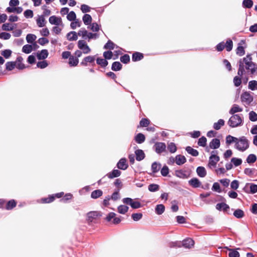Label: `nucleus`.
Segmentation results:
<instances>
[{
  "label": "nucleus",
  "instance_id": "f257e3e1",
  "mask_svg": "<svg viewBox=\"0 0 257 257\" xmlns=\"http://www.w3.org/2000/svg\"><path fill=\"white\" fill-rule=\"evenodd\" d=\"M241 59L249 74H257V64L252 61L251 54H247L245 57Z\"/></svg>",
  "mask_w": 257,
  "mask_h": 257
},
{
  "label": "nucleus",
  "instance_id": "f03ea898",
  "mask_svg": "<svg viewBox=\"0 0 257 257\" xmlns=\"http://www.w3.org/2000/svg\"><path fill=\"white\" fill-rule=\"evenodd\" d=\"M235 148L240 152H244L249 148V141L244 136L238 139L235 144Z\"/></svg>",
  "mask_w": 257,
  "mask_h": 257
},
{
  "label": "nucleus",
  "instance_id": "7ed1b4c3",
  "mask_svg": "<svg viewBox=\"0 0 257 257\" xmlns=\"http://www.w3.org/2000/svg\"><path fill=\"white\" fill-rule=\"evenodd\" d=\"M242 123V119L238 114L232 115L228 121V124L231 127H236L240 126Z\"/></svg>",
  "mask_w": 257,
  "mask_h": 257
},
{
  "label": "nucleus",
  "instance_id": "20e7f679",
  "mask_svg": "<svg viewBox=\"0 0 257 257\" xmlns=\"http://www.w3.org/2000/svg\"><path fill=\"white\" fill-rule=\"evenodd\" d=\"M240 100L242 104L247 106L250 105L253 101V97L249 91H245L241 94Z\"/></svg>",
  "mask_w": 257,
  "mask_h": 257
},
{
  "label": "nucleus",
  "instance_id": "39448f33",
  "mask_svg": "<svg viewBox=\"0 0 257 257\" xmlns=\"http://www.w3.org/2000/svg\"><path fill=\"white\" fill-rule=\"evenodd\" d=\"M122 201L124 204L130 205L133 209H138L142 207L141 203L139 201H135L131 198H124Z\"/></svg>",
  "mask_w": 257,
  "mask_h": 257
},
{
  "label": "nucleus",
  "instance_id": "423d86ee",
  "mask_svg": "<svg viewBox=\"0 0 257 257\" xmlns=\"http://www.w3.org/2000/svg\"><path fill=\"white\" fill-rule=\"evenodd\" d=\"M215 153H217V151H213L211 152V156L209 158V162L208 166L211 168V167H215L216 164L219 161V157L215 154Z\"/></svg>",
  "mask_w": 257,
  "mask_h": 257
},
{
  "label": "nucleus",
  "instance_id": "0eeeda50",
  "mask_svg": "<svg viewBox=\"0 0 257 257\" xmlns=\"http://www.w3.org/2000/svg\"><path fill=\"white\" fill-rule=\"evenodd\" d=\"M64 194L63 192L49 195L48 197L41 199V202L43 203H49L53 202L56 197L61 198Z\"/></svg>",
  "mask_w": 257,
  "mask_h": 257
},
{
  "label": "nucleus",
  "instance_id": "6e6552de",
  "mask_svg": "<svg viewBox=\"0 0 257 257\" xmlns=\"http://www.w3.org/2000/svg\"><path fill=\"white\" fill-rule=\"evenodd\" d=\"M101 213L99 211H92L87 213V221L90 223L94 221L98 217L101 216Z\"/></svg>",
  "mask_w": 257,
  "mask_h": 257
},
{
  "label": "nucleus",
  "instance_id": "1a4fd4ad",
  "mask_svg": "<svg viewBox=\"0 0 257 257\" xmlns=\"http://www.w3.org/2000/svg\"><path fill=\"white\" fill-rule=\"evenodd\" d=\"M154 148L157 154H161L166 151V145L165 143L156 142L154 146Z\"/></svg>",
  "mask_w": 257,
  "mask_h": 257
},
{
  "label": "nucleus",
  "instance_id": "9d476101",
  "mask_svg": "<svg viewBox=\"0 0 257 257\" xmlns=\"http://www.w3.org/2000/svg\"><path fill=\"white\" fill-rule=\"evenodd\" d=\"M95 60V56H88L83 58L82 61L81 62L80 64L82 66H87V63H91L92 65H94V61Z\"/></svg>",
  "mask_w": 257,
  "mask_h": 257
},
{
  "label": "nucleus",
  "instance_id": "9b49d317",
  "mask_svg": "<svg viewBox=\"0 0 257 257\" xmlns=\"http://www.w3.org/2000/svg\"><path fill=\"white\" fill-rule=\"evenodd\" d=\"M116 166L119 169L122 170H126L128 167L126 163V159L125 158H121L117 162Z\"/></svg>",
  "mask_w": 257,
  "mask_h": 257
},
{
  "label": "nucleus",
  "instance_id": "f8f14e48",
  "mask_svg": "<svg viewBox=\"0 0 257 257\" xmlns=\"http://www.w3.org/2000/svg\"><path fill=\"white\" fill-rule=\"evenodd\" d=\"M49 21L51 24L58 26L62 23V19L60 17L52 16L49 18Z\"/></svg>",
  "mask_w": 257,
  "mask_h": 257
},
{
  "label": "nucleus",
  "instance_id": "ddd939ff",
  "mask_svg": "<svg viewBox=\"0 0 257 257\" xmlns=\"http://www.w3.org/2000/svg\"><path fill=\"white\" fill-rule=\"evenodd\" d=\"M220 146V140L217 138L213 139L209 143V148L212 149H218L219 148Z\"/></svg>",
  "mask_w": 257,
  "mask_h": 257
},
{
  "label": "nucleus",
  "instance_id": "4468645a",
  "mask_svg": "<svg viewBox=\"0 0 257 257\" xmlns=\"http://www.w3.org/2000/svg\"><path fill=\"white\" fill-rule=\"evenodd\" d=\"M175 175L181 179H187L189 177V175L187 174V171L183 170H179L175 171Z\"/></svg>",
  "mask_w": 257,
  "mask_h": 257
},
{
  "label": "nucleus",
  "instance_id": "2eb2a0df",
  "mask_svg": "<svg viewBox=\"0 0 257 257\" xmlns=\"http://www.w3.org/2000/svg\"><path fill=\"white\" fill-rule=\"evenodd\" d=\"M186 158L184 156L178 155L175 157V162L178 165H182L186 162Z\"/></svg>",
  "mask_w": 257,
  "mask_h": 257
},
{
  "label": "nucleus",
  "instance_id": "dca6fc26",
  "mask_svg": "<svg viewBox=\"0 0 257 257\" xmlns=\"http://www.w3.org/2000/svg\"><path fill=\"white\" fill-rule=\"evenodd\" d=\"M194 240L190 238H188L183 240L182 245L185 248H190L194 245Z\"/></svg>",
  "mask_w": 257,
  "mask_h": 257
},
{
  "label": "nucleus",
  "instance_id": "f3484780",
  "mask_svg": "<svg viewBox=\"0 0 257 257\" xmlns=\"http://www.w3.org/2000/svg\"><path fill=\"white\" fill-rule=\"evenodd\" d=\"M238 63L239 67L237 71V74L238 75V76L241 78L245 72V68L241 59L239 60Z\"/></svg>",
  "mask_w": 257,
  "mask_h": 257
},
{
  "label": "nucleus",
  "instance_id": "a211bd4d",
  "mask_svg": "<svg viewBox=\"0 0 257 257\" xmlns=\"http://www.w3.org/2000/svg\"><path fill=\"white\" fill-rule=\"evenodd\" d=\"M188 183L190 186L194 188H198L201 185V182L196 178L191 179L189 181Z\"/></svg>",
  "mask_w": 257,
  "mask_h": 257
},
{
  "label": "nucleus",
  "instance_id": "6ab92c4d",
  "mask_svg": "<svg viewBox=\"0 0 257 257\" xmlns=\"http://www.w3.org/2000/svg\"><path fill=\"white\" fill-rule=\"evenodd\" d=\"M121 175V172L117 169H113L111 172L107 173L106 176L109 179L118 177Z\"/></svg>",
  "mask_w": 257,
  "mask_h": 257
},
{
  "label": "nucleus",
  "instance_id": "aec40b11",
  "mask_svg": "<svg viewBox=\"0 0 257 257\" xmlns=\"http://www.w3.org/2000/svg\"><path fill=\"white\" fill-rule=\"evenodd\" d=\"M243 110V108L239 107V105H238L236 104H234L232 106L231 109L229 111V113L230 114H232V115L235 114V113L238 112H241Z\"/></svg>",
  "mask_w": 257,
  "mask_h": 257
},
{
  "label": "nucleus",
  "instance_id": "412c9836",
  "mask_svg": "<svg viewBox=\"0 0 257 257\" xmlns=\"http://www.w3.org/2000/svg\"><path fill=\"white\" fill-rule=\"evenodd\" d=\"M136 160L138 161L143 160L145 157V154L142 150L138 149L135 151Z\"/></svg>",
  "mask_w": 257,
  "mask_h": 257
},
{
  "label": "nucleus",
  "instance_id": "4be33fe9",
  "mask_svg": "<svg viewBox=\"0 0 257 257\" xmlns=\"http://www.w3.org/2000/svg\"><path fill=\"white\" fill-rule=\"evenodd\" d=\"M78 33H77L75 31H71L67 33L66 37L67 40L69 41H76L78 39Z\"/></svg>",
  "mask_w": 257,
  "mask_h": 257
},
{
  "label": "nucleus",
  "instance_id": "5701e85b",
  "mask_svg": "<svg viewBox=\"0 0 257 257\" xmlns=\"http://www.w3.org/2000/svg\"><path fill=\"white\" fill-rule=\"evenodd\" d=\"M48 54V50L44 49L37 53V57L39 60L45 59L47 58Z\"/></svg>",
  "mask_w": 257,
  "mask_h": 257
},
{
  "label": "nucleus",
  "instance_id": "b1692460",
  "mask_svg": "<svg viewBox=\"0 0 257 257\" xmlns=\"http://www.w3.org/2000/svg\"><path fill=\"white\" fill-rule=\"evenodd\" d=\"M87 31L84 28H81L78 32V35L79 36H81L84 40H88V34Z\"/></svg>",
  "mask_w": 257,
  "mask_h": 257
},
{
  "label": "nucleus",
  "instance_id": "393cba45",
  "mask_svg": "<svg viewBox=\"0 0 257 257\" xmlns=\"http://www.w3.org/2000/svg\"><path fill=\"white\" fill-rule=\"evenodd\" d=\"M216 209L218 210H223L224 212L226 211L228 209H229V206L228 205L225 203H217L216 205Z\"/></svg>",
  "mask_w": 257,
  "mask_h": 257
},
{
  "label": "nucleus",
  "instance_id": "a878e982",
  "mask_svg": "<svg viewBox=\"0 0 257 257\" xmlns=\"http://www.w3.org/2000/svg\"><path fill=\"white\" fill-rule=\"evenodd\" d=\"M161 167V164L160 163H158L156 162L153 163L151 166V170L153 174L154 175L158 173L160 170Z\"/></svg>",
  "mask_w": 257,
  "mask_h": 257
},
{
  "label": "nucleus",
  "instance_id": "bb28decb",
  "mask_svg": "<svg viewBox=\"0 0 257 257\" xmlns=\"http://www.w3.org/2000/svg\"><path fill=\"white\" fill-rule=\"evenodd\" d=\"M196 172L197 175L201 178L204 177L206 175V171L204 167L199 166L197 168Z\"/></svg>",
  "mask_w": 257,
  "mask_h": 257
},
{
  "label": "nucleus",
  "instance_id": "cd10ccee",
  "mask_svg": "<svg viewBox=\"0 0 257 257\" xmlns=\"http://www.w3.org/2000/svg\"><path fill=\"white\" fill-rule=\"evenodd\" d=\"M144 58L143 54L136 52L133 54L132 60L134 62H136L142 60Z\"/></svg>",
  "mask_w": 257,
  "mask_h": 257
},
{
  "label": "nucleus",
  "instance_id": "c85d7f7f",
  "mask_svg": "<svg viewBox=\"0 0 257 257\" xmlns=\"http://www.w3.org/2000/svg\"><path fill=\"white\" fill-rule=\"evenodd\" d=\"M165 210V207L162 204L157 205L155 209V212L158 215L162 214L164 212Z\"/></svg>",
  "mask_w": 257,
  "mask_h": 257
},
{
  "label": "nucleus",
  "instance_id": "c756f323",
  "mask_svg": "<svg viewBox=\"0 0 257 257\" xmlns=\"http://www.w3.org/2000/svg\"><path fill=\"white\" fill-rule=\"evenodd\" d=\"M135 140L138 144H142L145 141V136L142 133H139L135 137Z\"/></svg>",
  "mask_w": 257,
  "mask_h": 257
},
{
  "label": "nucleus",
  "instance_id": "7c9ffc66",
  "mask_svg": "<svg viewBox=\"0 0 257 257\" xmlns=\"http://www.w3.org/2000/svg\"><path fill=\"white\" fill-rule=\"evenodd\" d=\"M185 150L188 154L191 155L193 157H197L199 155L198 151L197 150L193 149L190 146L186 147Z\"/></svg>",
  "mask_w": 257,
  "mask_h": 257
},
{
  "label": "nucleus",
  "instance_id": "2f4dec72",
  "mask_svg": "<svg viewBox=\"0 0 257 257\" xmlns=\"http://www.w3.org/2000/svg\"><path fill=\"white\" fill-rule=\"evenodd\" d=\"M103 194V192L100 189L95 190L93 191L91 193V197L93 199H97Z\"/></svg>",
  "mask_w": 257,
  "mask_h": 257
},
{
  "label": "nucleus",
  "instance_id": "473e14b6",
  "mask_svg": "<svg viewBox=\"0 0 257 257\" xmlns=\"http://www.w3.org/2000/svg\"><path fill=\"white\" fill-rule=\"evenodd\" d=\"M82 20L85 25H88L91 23L92 19L89 14H85L82 17Z\"/></svg>",
  "mask_w": 257,
  "mask_h": 257
},
{
  "label": "nucleus",
  "instance_id": "72a5a7b5",
  "mask_svg": "<svg viewBox=\"0 0 257 257\" xmlns=\"http://www.w3.org/2000/svg\"><path fill=\"white\" fill-rule=\"evenodd\" d=\"M225 121L222 119H219L217 122L213 124V128L215 130H219L224 125Z\"/></svg>",
  "mask_w": 257,
  "mask_h": 257
},
{
  "label": "nucleus",
  "instance_id": "f704fd0d",
  "mask_svg": "<svg viewBox=\"0 0 257 257\" xmlns=\"http://www.w3.org/2000/svg\"><path fill=\"white\" fill-rule=\"evenodd\" d=\"M244 173L249 176L257 174V170L254 168H245L244 170Z\"/></svg>",
  "mask_w": 257,
  "mask_h": 257
},
{
  "label": "nucleus",
  "instance_id": "c9c22d12",
  "mask_svg": "<svg viewBox=\"0 0 257 257\" xmlns=\"http://www.w3.org/2000/svg\"><path fill=\"white\" fill-rule=\"evenodd\" d=\"M122 68L121 64L118 61H115L112 63L111 65V69L113 71H119Z\"/></svg>",
  "mask_w": 257,
  "mask_h": 257
},
{
  "label": "nucleus",
  "instance_id": "e433bc0d",
  "mask_svg": "<svg viewBox=\"0 0 257 257\" xmlns=\"http://www.w3.org/2000/svg\"><path fill=\"white\" fill-rule=\"evenodd\" d=\"M128 207L124 205H120L117 207V211L118 213L124 214L128 210Z\"/></svg>",
  "mask_w": 257,
  "mask_h": 257
},
{
  "label": "nucleus",
  "instance_id": "4c0bfd02",
  "mask_svg": "<svg viewBox=\"0 0 257 257\" xmlns=\"http://www.w3.org/2000/svg\"><path fill=\"white\" fill-rule=\"evenodd\" d=\"M96 63L103 68L105 67L108 65L107 61L105 59L101 58H97L96 59Z\"/></svg>",
  "mask_w": 257,
  "mask_h": 257
},
{
  "label": "nucleus",
  "instance_id": "58836bf2",
  "mask_svg": "<svg viewBox=\"0 0 257 257\" xmlns=\"http://www.w3.org/2000/svg\"><path fill=\"white\" fill-rule=\"evenodd\" d=\"M79 62L78 58L75 57L73 56L70 57L69 59V64L71 66H76Z\"/></svg>",
  "mask_w": 257,
  "mask_h": 257
},
{
  "label": "nucleus",
  "instance_id": "ea45409f",
  "mask_svg": "<svg viewBox=\"0 0 257 257\" xmlns=\"http://www.w3.org/2000/svg\"><path fill=\"white\" fill-rule=\"evenodd\" d=\"M233 215L237 218H241L244 216V213L240 209H236L233 212Z\"/></svg>",
  "mask_w": 257,
  "mask_h": 257
},
{
  "label": "nucleus",
  "instance_id": "a19ab883",
  "mask_svg": "<svg viewBox=\"0 0 257 257\" xmlns=\"http://www.w3.org/2000/svg\"><path fill=\"white\" fill-rule=\"evenodd\" d=\"M248 88L249 89L254 91L257 90V81L256 80H251L249 81Z\"/></svg>",
  "mask_w": 257,
  "mask_h": 257
},
{
  "label": "nucleus",
  "instance_id": "79ce46f5",
  "mask_svg": "<svg viewBox=\"0 0 257 257\" xmlns=\"http://www.w3.org/2000/svg\"><path fill=\"white\" fill-rule=\"evenodd\" d=\"M224 47L227 51L230 52L233 48L232 41L230 39H228L226 43H224Z\"/></svg>",
  "mask_w": 257,
  "mask_h": 257
},
{
  "label": "nucleus",
  "instance_id": "37998d69",
  "mask_svg": "<svg viewBox=\"0 0 257 257\" xmlns=\"http://www.w3.org/2000/svg\"><path fill=\"white\" fill-rule=\"evenodd\" d=\"M115 44L111 40H108L107 42L104 45V49L113 50L115 48Z\"/></svg>",
  "mask_w": 257,
  "mask_h": 257
},
{
  "label": "nucleus",
  "instance_id": "c03bdc74",
  "mask_svg": "<svg viewBox=\"0 0 257 257\" xmlns=\"http://www.w3.org/2000/svg\"><path fill=\"white\" fill-rule=\"evenodd\" d=\"M16 201L14 199H12L7 202L6 208L7 210H11L16 206Z\"/></svg>",
  "mask_w": 257,
  "mask_h": 257
},
{
  "label": "nucleus",
  "instance_id": "a18cd8bd",
  "mask_svg": "<svg viewBox=\"0 0 257 257\" xmlns=\"http://www.w3.org/2000/svg\"><path fill=\"white\" fill-rule=\"evenodd\" d=\"M16 66V63L15 62L11 61L8 62L6 63V69L8 71L13 70Z\"/></svg>",
  "mask_w": 257,
  "mask_h": 257
},
{
  "label": "nucleus",
  "instance_id": "49530a36",
  "mask_svg": "<svg viewBox=\"0 0 257 257\" xmlns=\"http://www.w3.org/2000/svg\"><path fill=\"white\" fill-rule=\"evenodd\" d=\"M23 58L22 57H18L17 58V61L18 62L16 67L17 68L20 70H22L25 68V65L22 63Z\"/></svg>",
  "mask_w": 257,
  "mask_h": 257
},
{
  "label": "nucleus",
  "instance_id": "de8ad7c7",
  "mask_svg": "<svg viewBox=\"0 0 257 257\" xmlns=\"http://www.w3.org/2000/svg\"><path fill=\"white\" fill-rule=\"evenodd\" d=\"M33 50V47L31 45L26 44L22 48L23 52L26 54L30 53Z\"/></svg>",
  "mask_w": 257,
  "mask_h": 257
},
{
  "label": "nucleus",
  "instance_id": "09e8293b",
  "mask_svg": "<svg viewBox=\"0 0 257 257\" xmlns=\"http://www.w3.org/2000/svg\"><path fill=\"white\" fill-rule=\"evenodd\" d=\"M229 257H239V253L236 249L229 248Z\"/></svg>",
  "mask_w": 257,
  "mask_h": 257
},
{
  "label": "nucleus",
  "instance_id": "8fccbe9b",
  "mask_svg": "<svg viewBox=\"0 0 257 257\" xmlns=\"http://www.w3.org/2000/svg\"><path fill=\"white\" fill-rule=\"evenodd\" d=\"M256 159V156L254 154H249L246 158V162L248 164L253 163Z\"/></svg>",
  "mask_w": 257,
  "mask_h": 257
},
{
  "label": "nucleus",
  "instance_id": "3c124183",
  "mask_svg": "<svg viewBox=\"0 0 257 257\" xmlns=\"http://www.w3.org/2000/svg\"><path fill=\"white\" fill-rule=\"evenodd\" d=\"M238 140V138L231 136L230 135H228L226 137V143L227 144H230L233 142L236 143V141Z\"/></svg>",
  "mask_w": 257,
  "mask_h": 257
},
{
  "label": "nucleus",
  "instance_id": "603ef678",
  "mask_svg": "<svg viewBox=\"0 0 257 257\" xmlns=\"http://www.w3.org/2000/svg\"><path fill=\"white\" fill-rule=\"evenodd\" d=\"M253 6L252 0H243L242 2V6L245 8L250 9Z\"/></svg>",
  "mask_w": 257,
  "mask_h": 257
},
{
  "label": "nucleus",
  "instance_id": "864d4df0",
  "mask_svg": "<svg viewBox=\"0 0 257 257\" xmlns=\"http://www.w3.org/2000/svg\"><path fill=\"white\" fill-rule=\"evenodd\" d=\"M36 38L35 35L29 34L26 36V40L28 43H33L35 41Z\"/></svg>",
  "mask_w": 257,
  "mask_h": 257
},
{
  "label": "nucleus",
  "instance_id": "5fc2aeb1",
  "mask_svg": "<svg viewBox=\"0 0 257 257\" xmlns=\"http://www.w3.org/2000/svg\"><path fill=\"white\" fill-rule=\"evenodd\" d=\"M167 148L171 153H174L177 151L176 145L172 142L168 144Z\"/></svg>",
  "mask_w": 257,
  "mask_h": 257
},
{
  "label": "nucleus",
  "instance_id": "6e6d98bb",
  "mask_svg": "<svg viewBox=\"0 0 257 257\" xmlns=\"http://www.w3.org/2000/svg\"><path fill=\"white\" fill-rule=\"evenodd\" d=\"M159 189V186L156 184H151L148 186V190L152 192L157 191Z\"/></svg>",
  "mask_w": 257,
  "mask_h": 257
},
{
  "label": "nucleus",
  "instance_id": "4d7b16f0",
  "mask_svg": "<svg viewBox=\"0 0 257 257\" xmlns=\"http://www.w3.org/2000/svg\"><path fill=\"white\" fill-rule=\"evenodd\" d=\"M67 19L69 21H74L76 19V15L74 11H71L67 16Z\"/></svg>",
  "mask_w": 257,
  "mask_h": 257
},
{
  "label": "nucleus",
  "instance_id": "13d9d810",
  "mask_svg": "<svg viewBox=\"0 0 257 257\" xmlns=\"http://www.w3.org/2000/svg\"><path fill=\"white\" fill-rule=\"evenodd\" d=\"M207 139L206 138L202 136L199 139L198 141V145L200 147H205L206 146Z\"/></svg>",
  "mask_w": 257,
  "mask_h": 257
},
{
  "label": "nucleus",
  "instance_id": "bf43d9fd",
  "mask_svg": "<svg viewBox=\"0 0 257 257\" xmlns=\"http://www.w3.org/2000/svg\"><path fill=\"white\" fill-rule=\"evenodd\" d=\"M119 189H117L115 190V191L112 193V195L110 197V199H112L113 201H116L119 199Z\"/></svg>",
  "mask_w": 257,
  "mask_h": 257
},
{
  "label": "nucleus",
  "instance_id": "052dcab7",
  "mask_svg": "<svg viewBox=\"0 0 257 257\" xmlns=\"http://www.w3.org/2000/svg\"><path fill=\"white\" fill-rule=\"evenodd\" d=\"M236 53L239 56H242L245 54V50L243 47L241 46H238L236 50Z\"/></svg>",
  "mask_w": 257,
  "mask_h": 257
},
{
  "label": "nucleus",
  "instance_id": "680f3d73",
  "mask_svg": "<svg viewBox=\"0 0 257 257\" xmlns=\"http://www.w3.org/2000/svg\"><path fill=\"white\" fill-rule=\"evenodd\" d=\"M233 82L235 87H238L241 84V78L238 76H236L233 78Z\"/></svg>",
  "mask_w": 257,
  "mask_h": 257
},
{
  "label": "nucleus",
  "instance_id": "e2e57ef3",
  "mask_svg": "<svg viewBox=\"0 0 257 257\" xmlns=\"http://www.w3.org/2000/svg\"><path fill=\"white\" fill-rule=\"evenodd\" d=\"M142 217L143 214L142 213H135L132 214V218L135 221L140 220Z\"/></svg>",
  "mask_w": 257,
  "mask_h": 257
},
{
  "label": "nucleus",
  "instance_id": "0e129e2a",
  "mask_svg": "<svg viewBox=\"0 0 257 257\" xmlns=\"http://www.w3.org/2000/svg\"><path fill=\"white\" fill-rule=\"evenodd\" d=\"M231 162L232 163L235 167H237L241 164L242 161L240 158H232L231 160Z\"/></svg>",
  "mask_w": 257,
  "mask_h": 257
},
{
  "label": "nucleus",
  "instance_id": "69168bd1",
  "mask_svg": "<svg viewBox=\"0 0 257 257\" xmlns=\"http://www.w3.org/2000/svg\"><path fill=\"white\" fill-rule=\"evenodd\" d=\"M120 61L124 64H127L130 61V56L127 54H124L120 58Z\"/></svg>",
  "mask_w": 257,
  "mask_h": 257
},
{
  "label": "nucleus",
  "instance_id": "338daca9",
  "mask_svg": "<svg viewBox=\"0 0 257 257\" xmlns=\"http://www.w3.org/2000/svg\"><path fill=\"white\" fill-rule=\"evenodd\" d=\"M150 121L149 119L143 118L140 121V125L142 127H146L149 125Z\"/></svg>",
  "mask_w": 257,
  "mask_h": 257
},
{
  "label": "nucleus",
  "instance_id": "774afa93",
  "mask_svg": "<svg viewBox=\"0 0 257 257\" xmlns=\"http://www.w3.org/2000/svg\"><path fill=\"white\" fill-rule=\"evenodd\" d=\"M249 119L251 121L257 120V113L253 111H251L249 113Z\"/></svg>",
  "mask_w": 257,
  "mask_h": 257
}]
</instances>
